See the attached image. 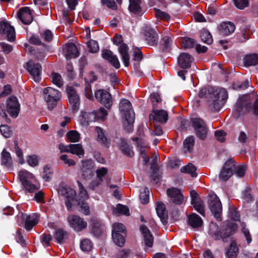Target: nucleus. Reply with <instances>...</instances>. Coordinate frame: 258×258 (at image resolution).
<instances>
[{"label": "nucleus", "instance_id": "f257e3e1", "mask_svg": "<svg viewBox=\"0 0 258 258\" xmlns=\"http://www.w3.org/2000/svg\"><path fill=\"white\" fill-rule=\"evenodd\" d=\"M200 98H207V105L213 111H219L228 98V93L224 88L208 87L202 88L199 92Z\"/></svg>", "mask_w": 258, "mask_h": 258}, {"label": "nucleus", "instance_id": "f03ea898", "mask_svg": "<svg viewBox=\"0 0 258 258\" xmlns=\"http://www.w3.org/2000/svg\"><path fill=\"white\" fill-rule=\"evenodd\" d=\"M119 110L123 119V129L128 133H132L134 131L135 114L130 101L125 99H121L119 104Z\"/></svg>", "mask_w": 258, "mask_h": 258}, {"label": "nucleus", "instance_id": "7ed1b4c3", "mask_svg": "<svg viewBox=\"0 0 258 258\" xmlns=\"http://www.w3.org/2000/svg\"><path fill=\"white\" fill-rule=\"evenodd\" d=\"M235 110L239 114L249 112L258 116V98L253 95H244L237 100Z\"/></svg>", "mask_w": 258, "mask_h": 258}, {"label": "nucleus", "instance_id": "20e7f679", "mask_svg": "<svg viewBox=\"0 0 258 258\" xmlns=\"http://www.w3.org/2000/svg\"><path fill=\"white\" fill-rule=\"evenodd\" d=\"M57 190L59 195L64 198L67 209L70 211L77 202L76 191L63 182L58 185Z\"/></svg>", "mask_w": 258, "mask_h": 258}, {"label": "nucleus", "instance_id": "39448f33", "mask_svg": "<svg viewBox=\"0 0 258 258\" xmlns=\"http://www.w3.org/2000/svg\"><path fill=\"white\" fill-rule=\"evenodd\" d=\"M43 94L45 100L47 104L48 109L50 111L52 110L61 97V92L49 87L44 89Z\"/></svg>", "mask_w": 258, "mask_h": 258}, {"label": "nucleus", "instance_id": "423d86ee", "mask_svg": "<svg viewBox=\"0 0 258 258\" xmlns=\"http://www.w3.org/2000/svg\"><path fill=\"white\" fill-rule=\"evenodd\" d=\"M237 229V226L235 223L227 222L220 231L213 234L212 236L215 240L222 239L224 242H227L230 236L234 234Z\"/></svg>", "mask_w": 258, "mask_h": 258}, {"label": "nucleus", "instance_id": "0eeeda50", "mask_svg": "<svg viewBox=\"0 0 258 258\" xmlns=\"http://www.w3.org/2000/svg\"><path fill=\"white\" fill-rule=\"evenodd\" d=\"M18 176L23 188L28 192L33 193L38 189L37 186L29 180L33 177L31 172L26 170H20L18 172Z\"/></svg>", "mask_w": 258, "mask_h": 258}, {"label": "nucleus", "instance_id": "6e6552de", "mask_svg": "<svg viewBox=\"0 0 258 258\" xmlns=\"http://www.w3.org/2000/svg\"><path fill=\"white\" fill-rule=\"evenodd\" d=\"M114 44L119 46L118 50L121 56V59L124 66L127 67L130 64L128 47L125 43H123V38L121 35L115 34L114 36Z\"/></svg>", "mask_w": 258, "mask_h": 258}, {"label": "nucleus", "instance_id": "1a4fd4ad", "mask_svg": "<svg viewBox=\"0 0 258 258\" xmlns=\"http://www.w3.org/2000/svg\"><path fill=\"white\" fill-rule=\"evenodd\" d=\"M7 112L13 118H16L20 113L21 105L17 97L15 96L9 97L6 101Z\"/></svg>", "mask_w": 258, "mask_h": 258}, {"label": "nucleus", "instance_id": "9d476101", "mask_svg": "<svg viewBox=\"0 0 258 258\" xmlns=\"http://www.w3.org/2000/svg\"><path fill=\"white\" fill-rule=\"evenodd\" d=\"M24 68L29 74L32 76L35 82L39 83L41 80L42 66L39 62H34L31 61L24 64Z\"/></svg>", "mask_w": 258, "mask_h": 258}, {"label": "nucleus", "instance_id": "9b49d317", "mask_svg": "<svg viewBox=\"0 0 258 258\" xmlns=\"http://www.w3.org/2000/svg\"><path fill=\"white\" fill-rule=\"evenodd\" d=\"M209 208L214 217L217 219H220V215L222 211V204L215 194L211 195L208 200Z\"/></svg>", "mask_w": 258, "mask_h": 258}, {"label": "nucleus", "instance_id": "f8f14e48", "mask_svg": "<svg viewBox=\"0 0 258 258\" xmlns=\"http://www.w3.org/2000/svg\"><path fill=\"white\" fill-rule=\"evenodd\" d=\"M0 34L6 36L10 42H14L16 40L15 28L8 21L5 20L0 21Z\"/></svg>", "mask_w": 258, "mask_h": 258}, {"label": "nucleus", "instance_id": "ddd939ff", "mask_svg": "<svg viewBox=\"0 0 258 258\" xmlns=\"http://www.w3.org/2000/svg\"><path fill=\"white\" fill-rule=\"evenodd\" d=\"M70 226L76 232L83 231L87 227V222L84 218L77 215H70L68 217Z\"/></svg>", "mask_w": 258, "mask_h": 258}, {"label": "nucleus", "instance_id": "4468645a", "mask_svg": "<svg viewBox=\"0 0 258 258\" xmlns=\"http://www.w3.org/2000/svg\"><path fill=\"white\" fill-rule=\"evenodd\" d=\"M94 95L96 100L106 108L109 109L111 107L112 104V98L109 92L104 89H100L95 92Z\"/></svg>", "mask_w": 258, "mask_h": 258}, {"label": "nucleus", "instance_id": "2eb2a0df", "mask_svg": "<svg viewBox=\"0 0 258 258\" xmlns=\"http://www.w3.org/2000/svg\"><path fill=\"white\" fill-rule=\"evenodd\" d=\"M69 102L72 107V111L77 112L80 106V97L77 93L76 89L71 86L68 87L66 89Z\"/></svg>", "mask_w": 258, "mask_h": 258}, {"label": "nucleus", "instance_id": "dca6fc26", "mask_svg": "<svg viewBox=\"0 0 258 258\" xmlns=\"http://www.w3.org/2000/svg\"><path fill=\"white\" fill-rule=\"evenodd\" d=\"M235 168V162L233 159L226 161L219 175L221 180L227 181L233 174Z\"/></svg>", "mask_w": 258, "mask_h": 258}, {"label": "nucleus", "instance_id": "f3484780", "mask_svg": "<svg viewBox=\"0 0 258 258\" xmlns=\"http://www.w3.org/2000/svg\"><path fill=\"white\" fill-rule=\"evenodd\" d=\"M32 11L30 7H22L17 12V17L23 24L29 25L31 24L33 20Z\"/></svg>", "mask_w": 258, "mask_h": 258}, {"label": "nucleus", "instance_id": "a211bd4d", "mask_svg": "<svg viewBox=\"0 0 258 258\" xmlns=\"http://www.w3.org/2000/svg\"><path fill=\"white\" fill-rule=\"evenodd\" d=\"M39 215L33 213L28 215L26 213L21 214V219L24 223V227L27 231L32 229L33 227L38 223Z\"/></svg>", "mask_w": 258, "mask_h": 258}, {"label": "nucleus", "instance_id": "6ab92c4d", "mask_svg": "<svg viewBox=\"0 0 258 258\" xmlns=\"http://www.w3.org/2000/svg\"><path fill=\"white\" fill-rule=\"evenodd\" d=\"M82 177L86 180L91 178L94 175L93 161L91 159L82 160Z\"/></svg>", "mask_w": 258, "mask_h": 258}, {"label": "nucleus", "instance_id": "aec40b11", "mask_svg": "<svg viewBox=\"0 0 258 258\" xmlns=\"http://www.w3.org/2000/svg\"><path fill=\"white\" fill-rule=\"evenodd\" d=\"M191 198V204L194 206L195 210L202 216H205V205L204 202L198 197V193L194 190L190 191Z\"/></svg>", "mask_w": 258, "mask_h": 258}, {"label": "nucleus", "instance_id": "412c9836", "mask_svg": "<svg viewBox=\"0 0 258 258\" xmlns=\"http://www.w3.org/2000/svg\"><path fill=\"white\" fill-rule=\"evenodd\" d=\"M167 194L170 198V201L177 205H181L183 202V196L180 190L177 188L173 187L167 190Z\"/></svg>", "mask_w": 258, "mask_h": 258}, {"label": "nucleus", "instance_id": "4be33fe9", "mask_svg": "<svg viewBox=\"0 0 258 258\" xmlns=\"http://www.w3.org/2000/svg\"><path fill=\"white\" fill-rule=\"evenodd\" d=\"M114 142L119 146L120 150L124 155L129 157L134 156V152L125 139L116 136L114 139Z\"/></svg>", "mask_w": 258, "mask_h": 258}, {"label": "nucleus", "instance_id": "5701e85b", "mask_svg": "<svg viewBox=\"0 0 258 258\" xmlns=\"http://www.w3.org/2000/svg\"><path fill=\"white\" fill-rule=\"evenodd\" d=\"M105 230V225L100 220L97 219H92L91 233L94 236L97 238H100Z\"/></svg>", "mask_w": 258, "mask_h": 258}, {"label": "nucleus", "instance_id": "b1692460", "mask_svg": "<svg viewBox=\"0 0 258 258\" xmlns=\"http://www.w3.org/2000/svg\"><path fill=\"white\" fill-rule=\"evenodd\" d=\"M38 48H36L35 57L36 59L40 61L44 60L46 53L53 52V47L50 45L43 43Z\"/></svg>", "mask_w": 258, "mask_h": 258}, {"label": "nucleus", "instance_id": "393cba45", "mask_svg": "<svg viewBox=\"0 0 258 258\" xmlns=\"http://www.w3.org/2000/svg\"><path fill=\"white\" fill-rule=\"evenodd\" d=\"M145 38L150 46H156L158 43V36L155 30L149 27H146L144 31Z\"/></svg>", "mask_w": 258, "mask_h": 258}, {"label": "nucleus", "instance_id": "a878e982", "mask_svg": "<svg viewBox=\"0 0 258 258\" xmlns=\"http://www.w3.org/2000/svg\"><path fill=\"white\" fill-rule=\"evenodd\" d=\"M154 114H150V120L153 119L154 121L161 123H165L168 119V114L164 110H155L153 109Z\"/></svg>", "mask_w": 258, "mask_h": 258}, {"label": "nucleus", "instance_id": "bb28decb", "mask_svg": "<svg viewBox=\"0 0 258 258\" xmlns=\"http://www.w3.org/2000/svg\"><path fill=\"white\" fill-rule=\"evenodd\" d=\"M81 117V123L86 126L89 125L90 122L98 120L96 110H93L92 111H82Z\"/></svg>", "mask_w": 258, "mask_h": 258}, {"label": "nucleus", "instance_id": "cd10ccee", "mask_svg": "<svg viewBox=\"0 0 258 258\" xmlns=\"http://www.w3.org/2000/svg\"><path fill=\"white\" fill-rule=\"evenodd\" d=\"M140 229L143 235V243L145 246L152 247L153 244L154 237L149 229L145 225L141 226Z\"/></svg>", "mask_w": 258, "mask_h": 258}, {"label": "nucleus", "instance_id": "c85d7f7f", "mask_svg": "<svg viewBox=\"0 0 258 258\" xmlns=\"http://www.w3.org/2000/svg\"><path fill=\"white\" fill-rule=\"evenodd\" d=\"M192 56L187 53H181L178 58V63L183 69L189 68L191 66V63L193 61Z\"/></svg>", "mask_w": 258, "mask_h": 258}, {"label": "nucleus", "instance_id": "c756f323", "mask_svg": "<svg viewBox=\"0 0 258 258\" xmlns=\"http://www.w3.org/2000/svg\"><path fill=\"white\" fill-rule=\"evenodd\" d=\"M53 237L57 243L62 244L68 240L69 233L62 228H58L55 230Z\"/></svg>", "mask_w": 258, "mask_h": 258}, {"label": "nucleus", "instance_id": "7c9ffc66", "mask_svg": "<svg viewBox=\"0 0 258 258\" xmlns=\"http://www.w3.org/2000/svg\"><path fill=\"white\" fill-rule=\"evenodd\" d=\"M65 56L67 60L77 57L79 55L76 45L74 43H68L66 44Z\"/></svg>", "mask_w": 258, "mask_h": 258}, {"label": "nucleus", "instance_id": "2f4dec72", "mask_svg": "<svg viewBox=\"0 0 258 258\" xmlns=\"http://www.w3.org/2000/svg\"><path fill=\"white\" fill-rule=\"evenodd\" d=\"M235 29L234 24L230 22L222 23L219 28V34L222 36H227L233 33Z\"/></svg>", "mask_w": 258, "mask_h": 258}, {"label": "nucleus", "instance_id": "473e14b6", "mask_svg": "<svg viewBox=\"0 0 258 258\" xmlns=\"http://www.w3.org/2000/svg\"><path fill=\"white\" fill-rule=\"evenodd\" d=\"M1 165L8 169L13 167V161L11 154L4 148L1 153Z\"/></svg>", "mask_w": 258, "mask_h": 258}, {"label": "nucleus", "instance_id": "72a5a7b5", "mask_svg": "<svg viewBox=\"0 0 258 258\" xmlns=\"http://www.w3.org/2000/svg\"><path fill=\"white\" fill-rule=\"evenodd\" d=\"M156 210L157 214L160 218L162 222L163 223H166L168 215L164 204L161 202H158L157 203Z\"/></svg>", "mask_w": 258, "mask_h": 258}, {"label": "nucleus", "instance_id": "f704fd0d", "mask_svg": "<svg viewBox=\"0 0 258 258\" xmlns=\"http://www.w3.org/2000/svg\"><path fill=\"white\" fill-rule=\"evenodd\" d=\"M158 159V157L156 156L153 160V165L151 167L152 173L151 174V180L155 183H158L161 178V175L158 171V167L156 163Z\"/></svg>", "mask_w": 258, "mask_h": 258}, {"label": "nucleus", "instance_id": "c9c22d12", "mask_svg": "<svg viewBox=\"0 0 258 258\" xmlns=\"http://www.w3.org/2000/svg\"><path fill=\"white\" fill-rule=\"evenodd\" d=\"M245 66L249 67L258 64V54L252 53L245 56L243 59Z\"/></svg>", "mask_w": 258, "mask_h": 258}, {"label": "nucleus", "instance_id": "e433bc0d", "mask_svg": "<svg viewBox=\"0 0 258 258\" xmlns=\"http://www.w3.org/2000/svg\"><path fill=\"white\" fill-rule=\"evenodd\" d=\"M188 223L193 228L201 227L203 224V220L197 214L193 213L188 216Z\"/></svg>", "mask_w": 258, "mask_h": 258}, {"label": "nucleus", "instance_id": "4c0bfd02", "mask_svg": "<svg viewBox=\"0 0 258 258\" xmlns=\"http://www.w3.org/2000/svg\"><path fill=\"white\" fill-rule=\"evenodd\" d=\"M70 153L76 155L79 158H81L84 157L85 151L81 144H71Z\"/></svg>", "mask_w": 258, "mask_h": 258}, {"label": "nucleus", "instance_id": "58836bf2", "mask_svg": "<svg viewBox=\"0 0 258 258\" xmlns=\"http://www.w3.org/2000/svg\"><path fill=\"white\" fill-rule=\"evenodd\" d=\"M95 131L97 133V140L101 144L108 147L109 146V143L108 141V139L104 134L103 130L99 126H96Z\"/></svg>", "mask_w": 258, "mask_h": 258}, {"label": "nucleus", "instance_id": "ea45409f", "mask_svg": "<svg viewBox=\"0 0 258 258\" xmlns=\"http://www.w3.org/2000/svg\"><path fill=\"white\" fill-rule=\"evenodd\" d=\"M114 214L117 216L125 215L128 216L130 214V210L127 206L118 204L114 207Z\"/></svg>", "mask_w": 258, "mask_h": 258}, {"label": "nucleus", "instance_id": "a19ab883", "mask_svg": "<svg viewBox=\"0 0 258 258\" xmlns=\"http://www.w3.org/2000/svg\"><path fill=\"white\" fill-rule=\"evenodd\" d=\"M130 5L128 9L130 11L135 14H140L142 12L140 6L141 0H129Z\"/></svg>", "mask_w": 258, "mask_h": 258}, {"label": "nucleus", "instance_id": "79ce46f5", "mask_svg": "<svg viewBox=\"0 0 258 258\" xmlns=\"http://www.w3.org/2000/svg\"><path fill=\"white\" fill-rule=\"evenodd\" d=\"M238 249L235 240L232 241L229 249L226 252L228 258H236Z\"/></svg>", "mask_w": 258, "mask_h": 258}, {"label": "nucleus", "instance_id": "37998d69", "mask_svg": "<svg viewBox=\"0 0 258 258\" xmlns=\"http://www.w3.org/2000/svg\"><path fill=\"white\" fill-rule=\"evenodd\" d=\"M195 139L194 136H189L183 142L184 152H191L195 144Z\"/></svg>", "mask_w": 258, "mask_h": 258}, {"label": "nucleus", "instance_id": "c03bdc74", "mask_svg": "<svg viewBox=\"0 0 258 258\" xmlns=\"http://www.w3.org/2000/svg\"><path fill=\"white\" fill-rule=\"evenodd\" d=\"M197 168L191 163H188L187 165L182 167L180 171L182 173H188L192 177H196L197 173Z\"/></svg>", "mask_w": 258, "mask_h": 258}, {"label": "nucleus", "instance_id": "a18cd8bd", "mask_svg": "<svg viewBox=\"0 0 258 258\" xmlns=\"http://www.w3.org/2000/svg\"><path fill=\"white\" fill-rule=\"evenodd\" d=\"M250 34L249 29L248 26H244L241 29L240 33L237 34L238 39L240 42H245L248 39Z\"/></svg>", "mask_w": 258, "mask_h": 258}, {"label": "nucleus", "instance_id": "49530a36", "mask_svg": "<svg viewBox=\"0 0 258 258\" xmlns=\"http://www.w3.org/2000/svg\"><path fill=\"white\" fill-rule=\"evenodd\" d=\"M207 124L204 120L200 118H191V126L194 132L206 126Z\"/></svg>", "mask_w": 258, "mask_h": 258}, {"label": "nucleus", "instance_id": "de8ad7c7", "mask_svg": "<svg viewBox=\"0 0 258 258\" xmlns=\"http://www.w3.org/2000/svg\"><path fill=\"white\" fill-rule=\"evenodd\" d=\"M126 235L121 234L120 233L114 234V243L120 247H122L124 245L125 243V236Z\"/></svg>", "mask_w": 258, "mask_h": 258}, {"label": "nucleus", "instance_id": "09e8293b", "mask_svg": "<svg viewBox=\"0 0 258 258\" xmlns=\"http://www.w3.org/2000/svg\"><path fill=\"white\" fill-rule=\"evenodd\" d=\"M200 37L204 43L210 44L213 42V38L210 33L206 30H202L200 32Z\"/></svg>", "mask_w": 258, "mask_h": 258}, {"label": "nucleus", "instance_id": "8fccbe9b", "mask_svg": "<svg viewBox=\"0 0 258 258\" xmlns=\"http://www.w3.org/2000/svg\"><path fill=\"white\" fill-rule=\"evenodd\" d=\"M162 50L164 51L168 52L171 49L172 39L169 36H164L161 40Z\"/></svg>", "mask_w": 258, "mask_h": 258}, {"label": "nucleus", "instance_id": "3c124183", "mask_svg": "<svg viewBox=\"0 0 258 258\" xmlns=\"http://www.w3.org/2000/svg\"><path fill=\"white\" fill-rule=\"evenodd\" d=\"M67 137L70 142H78L80 138V135L75 130H71L67 133Z\"/></svg>", "mask_w": 258, "mask_h": 258}, {"label": "nucleus", "instance_id": "603ef678", "mask_svg": "<svg viewBox=\"0 0 258 258\" xmlns=\"http://www.w3.org/2000/svg\"><path fill=\"white\" fill-rule=\"evenodd\" d=\"M93 247V243L92 241L88 239H84L80 242V248L85 252H89L91 251Z\"/></svg>", "mask_w": 258, "mask_h": 258}, {"label": "nucleus", "instance_id": "864d4df0", "mask_svg": "<svg viewBox=\"0 0 258 258\" xmlns=\"http://www.w3.org/2000/svg\"><path fill=\"white\" fill-rule=\"evenodd\" d=\"M87 45L89 48V52L90 53H96L99 50L98 43L97 41L90 39L87 42Z\"/></svg>", "mask_w": 258, "mask_h": 258}, {"label": "nucleus", "instance_id": "5fc2aeb1", "mask_svg": "<svg viewBox=\"0 0 258 258\" xmlns=\"http://www.w3.org/2000/svg\"><path fill=\"white\" fill-rule=\"evenodd\" d=\"M209 132L207 125L202 127V128L199 129L198 130L194 132L196 136L199 139L201 140H205L207 138L208 133Z\"/></svg>", "mask_w": 258, "mask_h": 258}, {"label": "nucleus", "instance_id": "6e6d98bb", "mask_svg": "<svg viewBox=\"0 0 258 258\" xmlns=\"http://www.w3.org/2000/svg\"><path fill=\"white\" fill-rule=\"evenodd\" d=\"M52 82L58 87H61L63 85V81L61 75L55 72L51 74Z\"/></svg>", "mask_w": 258, "mask_h": 258}, {"label": "nucleus", "instance_id": "4d7b16f0", "mask_svg": "<svg viewBox=\"0 0 258 258\" xmlns=\"http://www.w3.org/2000/svg\"><path fill=\"white\" fill-rule=\"evenodd\" d=\"M196 41L194 39L185 37L182 39L181 46L184 49L191 48L195 46Z\"/></svg>", "mask_w": 258, "mask_h": 258}, {"label": "nucleus", "instance_id": "13d9d810", "mask_svg": "<svg viewBox=\"0 0 258 258\" xmlns=\"http://www.w3.org/2000/svg\"><path fill=\"white\" fill-rule=\"evenodd\" d=\"M102 57L107 60L113 66V52L107 49H104L102 51Z\"/></svg>", "mask_w": 258, "mask_h": 258}, {"label": "nucleus", "instance_id": "bf43d9fd", "mask_svg": "<svg viewBox=\"0 0 258 258\" xmlns=\"http://www.w3.org/2000/svg\"><path fill=\"white\" fill-rule=\"evenodd\" d=\"M120 233L126 235V229L125 226L120 223H114V234Z\"/></svg>", "mask_w": 258, "mask_h": 258}, {"label": "nucleus", "instance_id": "052dcab7", "mask_svg": "<svg viewBox=\"0 0 258 258\" xmlns=\"http://www.w3.org/2000/svg\"><path fill=\"white\" fill-rule=\"evenodd\" d=\"M95 172L96 174L97 179L103 182V177L108 173V169L106 167H102L101 168L97 169L95 171Z\"/></svg>", "mask_w": 258, "mask_h": 258}, {"label": "nucleus", "instance_id": "680f3d73", "mask_svg": "<svg viewBox=\"0 0 258 258\" xmlns=\"http://www.w3.org/2000/svg\"><path fill=\"white\" fill-rule=\"evenodd\" d=\"M27 162L30 166L34 167L38 165L39 160L37 155H30L27 156Z\"/></svg>", "mask_w": 258, "mask_h": 258}, {"label": "nucleus", "instance_id": "e2e57ef3", "mask_svg": "<svg viewBox=\"0 0 258 258\" xmlns=\"http://www.w3.org/2000/svg\"><path fill=\"white\" fill-rule=\"evenodd\" d=\"M0 132L5 138H9L12 135V131L10 127L6 124L0 125Z\"/></svg>", "mask_w": 258, "mask_h": 258}, {"label": "nucleus", "instance_id": "0e129e2a", "mask_svg": "<svg viewBox=\"0 0 258 258\" xmlns=\"http://www.w3.org/2000/svg\"><path fill=\"white\" fill-rule=\"evenodd\" d=\"M249 82L248 80H246L244 82H235L232 84V87L234 89L236 90H244L248 88L249 86Z\"/></svg>", "mask_w": 258, "mask_h": 258}, {"label": "nucleus", "instance_id": "69168bd1", "mask_svg": "<svg viewBox=\"0 0 258 258\" xmlns=\"http://www.w3.org/2000/svg\"><path fill=\"white\" fill-rule=\"evenodd\" d=\"M41 38L44 41L47 42H51L53 38L52 32L49 29H46L40 34Z\"/></svg>", "mask_w": 258, "mask_h": 258}, {"label": "nucleus", "instance_id": "338daca9", "mask_svg": "<svg viewBox=\"0 0 258 258\" xmlns=\"http://www.w3.org/2000/svg\"><path fill=\"white\" fill-rule=\"evenodd\" d=\"M140 199L141 203L143 204H146L149 202V190L147 187L145 188L144 191L140 193Z\"/></svg>", "mask_w": 258, "mask_h": 258}, {"label": "nucleus", "instance_id": "774afa93", "mask_svg": "<svg viewBox=\"0 0 258 258\" xmlns=\"http://www.w3.org/2000/svg\"><path fill=\"white\" fill-rule=\"evenodd\" d=\"M229 216L234 221H238L239 220V215L233 206L229 207Z\"/></svg>", "mask_w": 258, "mask_h": 258}]
</instances>
